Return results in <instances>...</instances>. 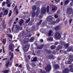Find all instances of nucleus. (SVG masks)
<instances>
[{
  "instance_id": "56",
  "label": "nucleus",
  "mask_w": 73,
  "mask_h": 73,
  "mask_svg": "<svg viewBox=\"0 0 73 73\" xmlns=\"http://www.w3.org/2000/svg\"><path fill=\"white\" fill-rule=\"evenodd\" d=\"M5 2H3V3H2V5H4L5 4Z\"/></svg>"
},
{
  "instance_id": "11",
  "label": "nucleus",
  "mask_w": 73,
  "mask_h": 73,
  "mask_svg": "<svg viewBox=\"0 0 73 73\" xmlns=\"http://www.w3.org/2000/svg\"><path fill=\"white\" fill-rule=\"evenodd\" d=\"M29 38H26L23 39V42L25 44H27L29 41Z\"/></svg>"
},
{
  "instance_id": "39",
  "label": "nucleus",
  "mask_w": 73,
  "mask_h": 73,
  "mask_svg": "<svg viewBox=\"0 0 73 73\" xmlns=\"http://www.w3.org/2000/svg\"><path fill=\"white\" fill-rule=\"evenodd\" d=\"M12 11L11 10H10V12H9V17H10L12 14Z\"/></svg>"
},
{
  "instance_id": "26",
  "label": "nucleus",
  "mask_w": 73,
  "mask_h": 73,
  "mask_svg": "<svg viewBox=\"0 0 73 73\" xmlns=\"http://www.w3.org/2000/svg\"><path fill=\"white\" fill-rule=\"evenodd\" d=\"M36 15V12L34 11H33L32 13V17H35Z\"/></svg>"
},
{
  "instance_id": "36",
  "label": "nucleus",
  "mask_w": 73,
  "mask_h": 73,
  "mask_svg": "<svg viewBox=\"0 0 73 73\" xmlns=\"http://www.w3.org/2000/svg\"><path fill=\"white\" fill-rule=\"evenodd\" d=\"M4 73H8L9 72V71L8 70H3V71Z\"/></svg>"
},
{
  "instance_id": "52",
  "label": "nucleus",
  "mask_w": 73,
  "mask_h": 73,
  "mask_svg": "<svg viewBox=\"0 0 73 73\" xmlns=\"http://www.w3.org/2000/svg\"><path fill=\"white\" fill-rule=\"evenodd\" d=\"M2 49H3V53H5V50H4V47L3 46H2Z\"/></svg>"
},
{
  "instance_id": "49",
  "label": "nucleus",
  "mask_w": 73,
  "mask_h": 73,
  "mask_svg": "<svg viewBox=\"0 0 73 73\" xmlns=\"http://www.w3.org/2000/svg\"><path fill=\"white\" fill-rule=\"evenodd\" d=\"M72 21V19H70L69 21V22L70 23V24H71Z\"/></svg>"
},
{
  "instance_id": "31",
  "label": "nucleus",
  "mask_w": 73,
  "mask_h": 73,
  "mask_svg": "<svg viewBox=\"0 0 73 73\" xmlns=\"http://www.w3.org/2000/svg\"><path fill=\"white\" fill-rule=\"evenodd\" d=\"M20 27L19 26H17L15 27L16 31H18L20 30Z\"/></svg>"
},
{
  "instance_id": "61",
  "label": "nucleus",
  "mask_w": 73,
  "mask_h": 73,
  "mask_svg": "<svg viewBox=\"0 0 73 73\" xmlns=\"http://www.w3.org/2000/svg\"><path fill=\"white\" fill-rule=\"evenodd\" d=\"M15 4H14V3H13V5H12V7H15Z\"/></svg>"
},
{
  "instance_id": "42",
  "label": "nucleus",
  "mask_w": 73,
  "mask_h": 73,
  "mask_svg": "<svg viewBox=\"0 0 73 73\" xmlns=\"http://www.w3.org/2000/svg\"><path fill=\"white\" fill-rule=\"evenodd\" d=\"M69 71H70V72H73V68H71L70 69V70H69Z\"/></svg>"
},
{
  "instance_id": "59",
  "label": "nucleus",
  "mask_w": 73,
  "mask_h": 73,
  "mask_svg": "<svg viewBox=\"0 0 73 73\" xmlns=\"http://www.w3.org/2000/svg\"><path fill=\"white\" fill-rule=\"evenodd\" d=\"M59 44V42H55V45H57Z\"/></svg>"
},
{
  "instance_id": "15",
  "label": "nucleus",
  "mask_w": 73,
  "mask_h": 73,
  "mask_svg": "<svg viewBox=\"0 0 73 73\" xmlns=\"http://www.w3.org/2000/svg\"><path fill=\"white\" fill-rule=\"evenodd\" d=\"M54 69L55 70L58 69L60 68V66H59L58 64H55L54 65Z\"/></svg>"
},
{
  "instance_id": "25",
  "label": "nucleus",
  "mask_w": 73,
  "mask_h": 73,
  "mask_svg": "<svg viewBox=\"0 0 73 73\" xmlns=\"http://www.w3.org/2000/svg\"><path fill=\"white\" fill-rule=\"evenodd\" d=\"M24 21L22 19H21V21H20V22L19 23V25H22L23 24V23Z\"/></svg>"
},
{
  "instance_id": "44",
  "label": "nucleus",
  "mask_w": 73,
  "mask_h": 73,
  "mask_svg": "<svg viewBox=\"0 0 73 73\" xmlns=\"http://www.w3.org/2000/svg\"><path fill=\"white\" fill-rule=\"evenodd\" d=\"M56 23H57L56 22V21H54L52 22V25H54Z\"/></svg>"
},
{
  "instance_id": "62",
  "label": "nucleus",
  "mask_w": 73,
  "mask_h": 73,
  "mask_svg": "<svg viewBox=\"0 0 73 73\" xmlns=\"http://www.w3.org/2000/svg\"><path fill=\"white\" fill-rule=\"evenodd\" d=\"M39 66L40 67H41V63H39Z\"/></svg>"
},
{
  "instance_id": "47",
  "label": "nucleus",
  "mask_w": 73,
  "mask_h": 73,
  "mask_svg": "<svg viewBox=\"0 0 73 73\" xmlns=\"http://www.w3.org/2000/svg\"><path fill=\"white\" fill-rule=\"evenodd\" d=\"M42 20H40L38 23V25H40L41 23H42Z\"/></svg>"
},
{
  "instance_id": "29",
  "label": "nucleus",
  "mask_w": 73,
  "mask_h": 73,
  "mask_svg": "<svg viewBox=\"0 0 73 73\" xmlns=\"http://www.w3.org/2000/svg\"><path fill=\"white\" fill-rule=\"evenodd\" d=\"M60 44L62 46H63L64 45V44H65L64 42L62 41H60Z\"/></svg>"
},
{
  "instance_id": "30",
  "label": "nucleus",
  "mask_w": 73,
  "mask_h": 73,
  "mask_svg": "<svg viewBox=\"0 0 73 73\" xmlns=\"http://www.w3.org/2000/svg\"><path fill=\"white\" fill-rule=\"evenodd\" d=\"M9 64V61H8L6 62L5 64V66L6 67H8Z\"/></svg>"
},
{
  "instance_id": "55",
  "label": "nucleus",
  "mask_w": 73,
  "mask_h": 73,
  "mask_svg": "<svg viewBox=\"0 0 73 73\" xmlns=\"http://www.w3.org/2000/svg\"><path fill=\"white\" fill-rule=\"evenodd\" d=\"M27 68L28 70V71H29L30 70V67L29 66H27Z\"/></svg>"
},
{
  "instance_id": "10",
  "label": "nucleus",
  "mask_w": 73,
  "mask_h": 73,
  "mask_svg": "<svg viewBox=\"0 0 73 73\" xmlns=\"http://www.w3.org/2000/svg\"><path fill=\"white\" fill-rule=\"evenodd\" d=\"M52 16H48L47 17V20L49 22H50L52 21Z\"/></svg>"
},
{
  "instance_id": "32",
  "label": "nucleus",
  "mask_w": 73,
  "mask_h": 73,
  "mask_svg": "<svg viewBox=\"0 0 73 73\" xmlns=\"http://www.w3.org/2000/svg\"><path fill=\"white\" fill-rule=\"evenodd\" d=\"M52 33V32L51 30H50V31H49V33L48 34L49 36H50L52 35H51Z\"/></svg>"
},
{
  "instance_id": "17",
  "label": "nucleus",
  "mask_w": 73,
  "mask_h": 73,
  "mask_svg": "<svg viewBox=\"0 0 73 73\" xmlns=\"http://www.w3.org/2000/svg\"><path fill=\"white\" fill-rule=\"evenodd\" d=\"M40 10L39 9H37L36 10V17H38L39 14H40Z\"/></svg>"
},
{
  "instance_id": "58",
  "label": "nucleus",
  "mask_w": 73,
  "mask_h": 73,
  "mask_svg": "<svg viewBox=\"0 0 73 73\" xmlns=\"http://www.w3.org/2000/svg\"><path fill=\"white\" fill-rule=\"evenodd\" d=\"M19 67L22 68V65L21 64H20V65L18 66Z\"/></svg>"
},
{
  "instance_id": "53",
  "label": "nucleus",
  "mask_w": 73,
  "mask_h": 73,
  "mask_svg": "<svg viewBox=\"0 0 73 73\" xmlns=\"http://www.w3.org/2000/svg\"><path fill=\"white\" fill-rule=\"evenodd\" d=\"M34 39V38L33 37H32L30 39V40L31 41H33Z\"/></svg>"
},
{
  "instance_id": "48",
  "label": "nucleus",
  "mask_w": 73,
  "mask_h": 73,
  "mask_svg": "<svg viewBox=\"0 0 73 73\" xmlns=\"http://www.w3.org/2000/svg\"><path fill=\"white\" fill-rule=\"evenodd\" d=\"M31 65H32V66H36L35 64H34V62H33L31 64Z\"/></svg>"
},
{
  "instance_id": "54",
  "label": "nucleus",
  "mask_w": 73,
  "mask_h": 73,
  "mask_svg": "<svg viewBox=\"0 0 73 73\" xmlns=\"http://www.w3.org/2000/svg\"><path fill=\"white\" fill-rule=\"evenodd\" d=\"M12 3L11 2V4H8L7 5V7H10L11 6V4Z\"/></svg>"
},
{
  "instance_id": "23",
  "label": "nucleus",
  "mask_w": 73,
  "mask_h": 73,
  "mask_svg": "<svg viewBox=\"0 0 73 73\" xmlns=\"http://www.w3.org/2000/svg\"><path fill=\"white\" fill-rule=\"evenodd\" d=\"M45 50L46 51L47 54H50L52 53V52L51 51L49 50H48L47 49H45Z\"/></svg>"
},
{
  "instance_id": "34",
  "label": "nucleus",
  "mask_w": 73,
  "mask_h": 73,
  "mask_svg": "<svg viewBox=\"0 0 73 73\" xmlns=\"http://www.w3.org/2000/svg\"><path fill=\"white\" fill-rule=\"evenodd\" d=\"M39 72L41 73H46V72L44 70H42L40 69V70Z\"/></svg>"
},
{
  "instance_id": "20",
  "label": "nucleus",
  "mask_w": 73,
  "mask_h": 73,
  "mask_svg": "<svg viewBox=\"0 0 73 73\" xmlns=\"http://www.w3.org/2000/svg\"><path fill=\"white\" fill-rule=\"evenodd\" d=\"M69 0H66L64 1V5H66L69 3Z\"/></svg>"
},
{
  "instance_id": "38",
  "label": "nucleus",
  "mask_w": 73,
  "mask_h": 73,
  "mask_svg": "<svg viewBox=\"0 0 73 73\" xmlns=\"http://www.w3.org/2000/svg\"><path fill=\"white\" fill-rule=\"evenodd\" d=\"M6 42V39H3V41H2V43L4 44L5 45Z\"/></svg>"
},
{
  "instance_id": "12",
  "label": "nucleus",
  "mask_w": 73,
  "mask_h": 73,
  "mask_svg": "<svg viewBox=\"0 0 73 73\" xmlns=\"http://www.w3.org/2000/svg\"><path fill=\"white\" fill-rule=\"evenodd\" d=\"M69 69L68 68H65L63 70V73H69Z\"/></svg>"
},
{
  "instance_id": "14",
  "label": "nucleus",
  "mask_w": 73,
  "mask_h": 73,
  "mask_svg": "<svg viewBox=\"0 0 73 73\" xmlns=\"http://www.w3.org/2000/svg\"><path fill=\"white\" fill-rule=\"evenodd\" d=\"M72 50H73V47L70 46L68 48L67 50L68 52H71Z\"/></svg>"
},
{
  "instance_id": "13",
  "label": "nucleus",
  "mask_w": 73,
  "mask_h": 73,
  "mask_svg": "<svg viewBox=\"0 0 73 73\" xmlns=\"http://www.w3.org/2000/svg\"><path fill=\"white\" fill-rule=\"evenodd\" d=\"M61 29V27L60 26H56V27H54V30L55 31H58L60 30Z\"/></svg>"
},
{
  "instance_id": "37",
  "label": "nucleus",
  "mask_w": 73,
  "mask_h": 73,
  "mask_svg": "<svg viewBox=\"0 0 73 73\" xmlns=\"http://www.w3.org/2000/svg\"><path fill=\"white\" fill-rule=\"evenodd\" d=\"M6 35L7 36H9V37L11 39H12V37H13V36L12 35H8V34H7Z\"/></svg>"
},
{
  "instance_id": "6",
  "label": "nucleus",
  "mask_w": 73,
  "mask_h": 73,
  "mask_svg": "<svg viewBox=\"0 0 73 73\" xmlns=\"http://www.w3.org/2000/svg\"><path fill=\"white\" fill-rule=\"evenodd\" d=\"M72 11V8H68L66 10L67 13L68 14H71Z\"/></svg>"
},
{
  "instance_id": "18",
  "label": "nucleus",
  "mask_w": 73,
  "mask_h": 73,
  "mask_svg": "<svg viewBox=\"0 0 73 73\" xmlns=\"http://www.w3.org/2000/svg\"><path fill=\"white\" fill-rule=\"evenodd\" d=\"M63 46H64V48H66L69 47V45L68 43H66L64 44Z\"/></svg>"
},
{
  "instance_id": "24",
  "label": "nucleus",
  "mask_w": 73,
  "mask_h": 73,
  "mask_svg": "<svg viewBox=\"0 0 73 73\" xmlns=\"http://www.w3.org/2000/svg\"><path fill=\"white\" fill-rule=\"evenodd\" d=\"M8 11L7 10H5L4 12V15H7L8 14Z\"/></svg>"
},
{
  "instance_id": "3",
  "label": "nucleus",
  "mask_w": 73,
  "mask_h": 73,
  "mask_svg": "<svg viewBox=\"0 0 73 73\" xmlns=\"http://www.w3.org/2000/svg\"><path fill=\"white\" fill-rule=\"evenodd\" d=\"M30 46L29 44H27L23 47V50L25 52H27L30 48Z\"/></svg>"
},
{
  "instance_id": "35",
  "label": "nucleus",
  "mask_w": 73,
  "mask_h": 73,
  "mask_svg": "<svg viewBox=\"0 0 73 73\" xmlns=\"http://www.w3.org/2000/svg\"><path fill=\"white\" fill-rule=\"evenodd\" d=\"M14 54L13 53L11 54V57L10 58V60H11L12 59H13Z\"/></svg>"
},
{
  "instance_id": "43",
  "label": "nucleus",
  "mask_w": 73,
  "mask_h": 73,
  "mask_svg": "<svg viewBox=\"0 0 73 73\" xmlns=\"http://www.w3.org/2000/svg\"><path fill=\"white\" fill-rule=\"evenodd\" d=\"M19 47H18L17 48L15 49V50L17 52H19L20 51V50H19Z\"/></svg>"
},
{
  "instance_id": "7",
  "label": "nucleus",
  "mask_w": 73,
  "mask_h": 73,
  "mask_svg": "<svg viewBox=\"0 0 73 73\" xmlns=\"http://www.w3.org/2000/svg\"><path fill=\"white\" fill-rule=\"evenodd\" d=\"M14 46L12 45V44H11L10 45H9V49L11 51H14Z\"/></svg>"
},
{
  "instance_id": "28",
  "label": "nucleus",
  "mask_w": 73,
  "mask_h": 73,
  "mask_svg": "<svg viewBox=\"0 0 73 73\" xmlns=\"http://www.w3.org/2000/svg\"><path fill=\"white\" fill-rule=\"evenodd\" d=\"M37 60V58L36 57H35L34 58H33V60H32L33 62H36Z\"/></svg>"
},
{
  "instance_id": "57",
  "label": "nucleus",
  "mask_w": 73,
  "mask_h": 73,
  "mask_svg": "<svg viewBox=\"0 0 73 73\" xmlns=\"http://www.w3.org/2000/svg\"><path fill=\"white\" fill-rule=\"evenodd\" d=\"M70 6H73V4L72 3H70Z\"/></svg>"
},
{
  "instance_id": "16",
  "label": "nucleus",
  "mask_w": 73,
  "mask_h": 73,
  "mask_svg": "<svg viewBox=\"0 0 73 73\" xmlns=\"http://www.w3.org/2000/svg\"><path fill=\"white\" fill-rule=\"evenodd\" d=\"M44 47V45L43 44H41L40 46L37 47V48L38 49L40 50V49H42Z\"/></svg>"
},
{
  "instance_id": "9",
  "label": "nucleus",
  "mask_w": 73,
  "mask_h": 73,
  "mask_svg": "<svg viewBox=\"0 0 73 73\" xmlns=\"http://www.w3.org/2000/svg\"><path fill=\"white\" fill-rule=\"evenodd\" d=\"M46 11V10L44 8H42L41 10V13L42 14L45 13Z\"/></svg>"
},
{
  "instance_id": "19",
  "label": "nucleus",
  "mask_w": 73,
  "mask_h": 73,
  "mask_svg": "<svg viewBox=\"0 0 73 73\" xmlns=\"http://www.w3.org/2000/svg\"><path fill=\"white\" fill-rule=\"evenodd\" d=\"M48 57L50 59H52L54 58V56L52 55H49L48 56Z\"/></svg>"
},
{
  "instance_id": "64",
  "label": "nucleus",
  "mask_w": 73,
  "mask_h": 73,
  "mask_svg": "<svg viewBox=\"0 0 73 73\" xmlns=\"http://www.w3.org/2000/svg\"><path fill=\"white\" fill-rule=\"evenodd\" d=\"M6 25H4L3 27V28L5 29L6 28Z\"/></svg>"
},
{
  "instance_id": "40",
  "label": "nucleus",
  "mask_w": 73,
  "mask_h": 73,
  "mask_svg": "<svg viewBox=\"0 0 73 73\" xmlns=\"http://www.w3.org/2000/svg\"><path fill=\"white\" fill-rule=\"evenodd\" d=\"M52 37H48V38H47V39H48V40H50V41H52Z\"/></svg>"
},
{
  "instance_id": "50",
  "label": "nucleus",
  "mask_w": 73,
  "mask_h": 73,
  "mask_svg": "<svg viewBox=\"0 0 73 73\" xmlns=\"http://www.w3.org/2000/svg\"><path fill=\"white\" fill-rule=\"evenodd\" d=\"M60 19H58L55 21L56 23H58L60 22Z\"/></svg>"
},
{
  "instance_id": "45",
  "label": "nucleus",
  "mask_w": 73,
  "mask_h": 73,
  "mask_svg": "<svg viewBox=\"0 0 73 73\" xmlns=\"http://www.w3.org/2000/svg\"><path fill=\"white\" fill-rule=\"evenodd\" d=\"M54 17L55 18H58V16L56 14H55L54 15Z\"/></svg>"
},
{
  "instance_id": "1",
  "label": "nucleus",
  "mask_w": 73,
  "mask_h": 73,
  "mask_svg": "<svg viewBox=\"0 0 73 73\" xmlns=\"http://www.w3.org/2000/svg\"><path fill=\"white\" fill-rule=\"evenodd\" d=\"M32 35L29 34L28 35V33H24V31L23 32V33H22V35H21L22 38H25L28 36L29 37H30Z\"/></svg>"
},
{
  "instance_id": "60",
  "label": "nucleus",
  "mask_w": 73,
  "mask_h": 73,
  "mask_svg": "<svg viewBox=\"0 0 73 73\" xmlns=\"http://www.w3.org/2000/svg\"><path fill=\"white\" fill-rule=\"evenodd\" d=\"M15 66L16 67H18L19 66V64H16Z\"/></svg>"
},
{
  "instance_id": "4",
  "label": "nucleus",
  "mask_w": 73,
  "mask_h": 73,
  "mask_svg": "<svg viewBox=\"0 0 73 73\" xmlns=\"http://www.w3.org/2000/svg\"><path fill=\"white\" fill-rule=\"evenodd\" d=\"M55 37L57 39L60 40L61 38L60 33L58 32H56L55 34Z\"/></svg>"
},
{
  "instance_id": "5",
  "label": "nucleus",
  "mask_w": 73,
  "mask_h": 73,
  "mask_svg": "<svg viewBox=\"0 0 73 73\" xmlns=\"http://www.w3.org/2000/svg\"><path fill=\"white\" fill-rule=\"evenodd\" d=\"M45 69L47 72H49L51 70V67L49 65H47L46 66V67L45 68Z\"/></svg>"
},
{
  "instance_id": "51",
  "label": "nucleus",
  "mask_w": 73,
  "mask_h": 73,
  "mask_svg": "<svg viewBox=\"0 0 73 73\" xmlns=\"http://www.w3.org/2000/svg\"><path fill=\"white\" fill-rule=\"evenodd\" d=\"M5 22L4 21H3V22H2V26H3V25H5Z\"/></svg>"
},
{
  "instance_id": "8",
  "label": "nucleus",
  "mask_w": 73,
  "mask_h": 73,
  "mask_svg": "<svg viewBox=\"0 0 73 73\" xmlns=\"http://www.w3.org/2000/svg\"><path fill=\"white\" fill-rule=\"evenodd\" d=\"M70 61H68V63L69 64H70L71 63V61H73V56L72 55L70 56Z\"/></svg>"
},
{
  "instance_id": "33",
  "label": "nucleus",
  "mask_w": 73,
  "mask_h": 73,
  "mask_svg": "<svg viewBox=\"0 0 73 73\" xmlns=\"http://www.w3.org/2000/svg\"><path fill=\"white\" fill-rule=\"evenodd\" d=\"M46 11L47 12L49 13V6H48L46 7Z\"/></svg>"
},
{
  "instance_id": "63",
  "label": "nucleus",
  "mask_w": 73,
  "mask_h": 73,
  "mask_svg": "<svg viewBox=\"0 0 73 73\" xmlns=\"http://www.w3.org/2000/svg\"><path fill=\"white\" fill-rule=\"evenodd\" d=\"M69 67L71 68H72L73 67V66H72V65H70L69 66Z\"/></svg>"
},
{
  "instance_id": "46",
  "label": "nucleus",
  "mask_w": 73,
  "mask_h": 73,
  "mask_svg": "<svg viewBox=\"0 0 73 73\" xmlns=\"http://www.w3.org/2000/svg\"><path fill=\"white\" fill-rule=\"evenodd\" d=\"M30 19L29 18L27 20L26 22V23H29V21H30Z\"/></svg>"
},
{
  "instance_id": "22",
  "label": "nucleus",
  "mask_w": 73,
  "mask_h": 73,
  "mask_svg": "<svg viewBox=\"0 0 73 73\" xmlns=\"http://www.w3.org/2000/svg\"><path fill=\"white\" fill-rule=\"evenodd\" d=\"M36 5L33 6L32 7V9L33 11H35L36 10Z\"/></svg>"
},
{
  "instance_id": "27",
  "label": "nucleus",
  "mask_w": 73,
  "mask_h": 73,
  "mask_svg": "<svg viewBox=\"0 0 73 73\" xmlns=\"http://www.w3.org/2000/svg\"><path fill=\"white\" fill-rule=\"evenodd\" d=\"M50 49L52 50H53L56 48V46L55 45H52L50 47Z\"/></svg>"
},
{
  "instance_id": "41",
  "label": "nucleus",
  "mask_w": 73,
  "mask_h": 73,
  "mask_svg": "<svg viewBox=\"0 0 73 73\" xmlns=\"http://www.w3.org/2000/svg\"><path fill=\"white\" fill-rule=\"evenodd\" d=\"M15 13L17 15H18L19 14V12H18V9H16L15 10Z\"/></svg>"
},
{
  "instance_id": "2",
  "label": "nucleus",
  "mask_w": 73,
  "mask_h": 73,
  "mask_svg": "<svg viewBox=\"0 0 73 73\" xmlns=\"http://www.w3.org/2000/svg\"><path fill=\"white\" fill-rule=\"evenodd\" d=\"M50 7L52 9V11L53 12H55L58 9V7L56 6L52 5H51L50 6Z\"/></svg>"
},
{
  "instance_id": "21",
  "label": "nucleus",
  "mask_w": 73,
  "mask_h": 73,
  "mask_svg": "<svg viewBox=\"0 0 73 73\" xmlns=\"http://www.w3.org/2000/svg\"><path fill=\"white\" fill-rule=\"evenodd\" d=\"M62 48V47L61 46L58 45V46L57 47V48H56V50L58 51H59V50H61Z\"/></svg>"
}]
</instances>
